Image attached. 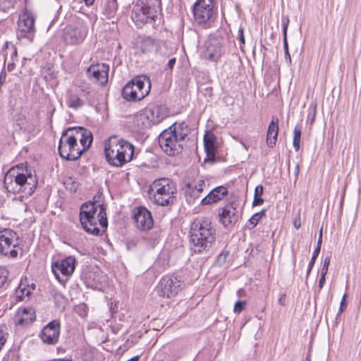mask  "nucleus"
<instances>
[{"label": "nucleus", "instance_id": "nucleus-1", "mask_svg": "<svg viewBox=\"0 0 361 361\" xmlns=\"http://www.w3.org/2000/svg\"><path fill=\"white\" fill-rule=\"evenodd\" d=\"M106 209L104 204L96 201L83 203L79 214L82 228L90 234L102 235L108 226Z\"/></svg>", "mask_w": 361, "mask_h": 361}, {"label": "nucleus", "instance_id": "nucleus-2", "mask_svg": "<svg viewBox=\"0 0 361 361\" xmlns=\"http://www.w3.org/2000/svg\"><path fill=\"white\" fill-rule=\"evenodd\" d=\"M190 245L197 254L207 252L216 241V229L206 219H195L190 226Z\"/></svg>", "mask_w": 361, "mask_h": 361}, {"label": "nucleus", "instance_id": "nucleus-3", "mask_svg": "<svg viewBox=\"0 0 361 361\" xmlns=\"http://www.w3.org/2000/svg\"><path fill=\"white\" fill-rule=\"evenodd\" d=\"M190 129L185 122H175L164 130L159 136V145L169 156H176L183 149V142L188 135Z\"/></svg>", "mask_w": 361, "mask_h": 361}, {"label": "nucleus", "instance_id": "nucleus-4", "mask_svg": "<svg viewBox=\"0 0 361 361\" xmlns=\"http://www.w3.org/2000/svg\"><path fill=\"white\" fill-rule=\"evenodd\" d=\"M4 185L8 192H21L25 196H30L37 188V176L27 168L22 169V172L18 166L11 168L4 176Z\"/></svg>", "mask_w": 361, "mask_h": 361}, {"label": "nucleus", "instance_id": "nucleus-5", "mask_svg": "<svg viewBox=\"0 0 361 361\" xmlns=\"http://www.w3.org/2000/svg\"><path fill=\"white\" fill-rule=\"evenodd\" d=\"M104 153L111 166L121 167L133 159L134 146L128 140L114 135L105 143Z\"/></svg>", "mask_w": 361, "mask_h": 361}, {"label": "nucleus", "instance_id": "nucleus-6", "mask_svg": "<svg viewBox=\"0 0 361 361\" xmlns=\"http://www.w3.org/2000/svg\"><path fill=\"white\" fill-rule=\"evenodd\" d=\"M161 0H137L133 6L131 18L140 27L146 23L155 22L161 10Z\"/></svg>", "mask_w": 361, "mask_h": 361}, {"label": "nucleus", "instance_id": "nucleus-7", "mask_svg": "<svg viewBox=\"0 0 361 361\" xmlns=\"http://www.w3.org/2000/svg\"><path fill=\"white\" fill-rule=\"evenodd\" d=\"M154 202L156 204L162 207L171 206L175 204L177 192L176 183L172 179L162 178L155 180L152 184Z\"/></svg>", "mask_w": 361, "mask_h": 361}, {"label": "nucleus", "instance_id": "nucleus-8", "mask_svg": "<svg viewBox=\"0 0 361 361\" xmlns=\"http://www.w3.org/2000/svg\"><path fill=\"white\" fill-rule=\"evenodd\" d=\"M73 133L74 130L70 128L65 130L59 142V154L62 159L67 161H76L82 156V152L80 150Z\"/></svg>", "mask_w": 361, "mask_h": 361}, {"label": "nucleus", "instance_id": "nucleus-9", "mask_svg": "<svg viewBox=\"0 0 361 361\" xmlns=\"http://www.w3.org/2000/svg\"><path fill=\"white\" fill-rule=\"evenodd\" d=\"M20 247L18 234L10 228L0 230V255L8 258L15 259L18 257Z\"/></svg>", "mask_w": 361, "mask_h": 361}, {"label": "nucleus", "instance_id": "nucleus-10", "mask_svg": "<svg viewBox=\"0 0 361 361\" xmlns=\"http://www.w3.org/2000/svg\"><path fill=\"white\" fill-rule=\"evenodd\" d=\"M214 8V0H197L192 6L195 21L204 27H210Z\"/></svg>", "mask_w": 361, "mask_h": 361}, {"label": "nucleus", "instance_id": "nucleus-11", "mask_svg": "<svg viewBox=\"0 0 361 361\" xmlns=\"http://www.w3.org/2000/svg\"><path fill=\"white\" fill-rule=\"evenodd\" d=\"M75 264V257L71 255L62 260L53 262L51 263V271L60 283H66L73 274Z\"/></svg>", "mask_w": 361, "mask_h": 361}, {"label": "nucleus", "instance_id": "nucleus-12", "mask_svg": "<svg viewBox=\"0 0 361 361\" xmlns=\"http://www.w3.org/2000/svg\"><path fill=\"white\" fill-rule=\"evenodd\" d=\"M88 32L87 27L82 22L78 25H68L63 33V39L66 44H79L85 39Z\"/></svg>", "mask_w": 361, "mask_h": 361}, {"label": "nucleus", "instance_id": "nucleus-13", "mask_svg": "<svg viewBox=\"0 0 361 361\" xmlns=\"http://www.w3.org/2000/svg\"><path fill=\"white\" fill-rule=\"evenodd\" d=\"M183 284L178 276H165L159 281L158 294L164 298L174 297L182 290Z\"/></svg>", "mask_w": 361, "mask_h": 361}, {"label": "nucleus", "instance_id": "nucleus-14", "mask_svg": "<svg viewBox=\"0 0 361 361\" xmlns=\"http://www.w3.org/2000/svg\"><path fill=\"white\" fill-rule=\"evenodd\" d=\"M223 43L222 37L210 35L204 44L203 51L204 59L216 62L224 54Z\"/></svg>", "mask_w": 361, "mask_h": 361}, {"label": "nucleus", "instance_id": "nucleus-15", "mask_svg": "<svg viewBox=\"0 0 361 361\" xmlns=\"http://www.w3.org/2000/svg\"><path fill=\"white\" fill-rule=\"evenodd\" d=\"M35 19L32 16L28 13H23L19 16L18 21L17 37L27 39L32 42L35 35Z\"/></svg>", "mask_w": 361, "mask_h": 361}, {"label": "nucleus", "instance_id": "nucleus-16", "mask_svg": "<svg viewBox=\"0 0 361 361\" xmlns=\"http://www.w3.org/2000/svg\"><path fill=\"white\" fill-rule=\"evenodd\" d=\"M60 333L61 322L58 319H54L42 328L39 337L44 343L54 345L59 342Z\"/></svg>", "mask_w": 361, "mask_h": 361}, {"label": "nucleus", "instance_id": "nucleus-17", "mask_svg": "<svg viewBox=\"0 0 361 361\" xmlns=\"http://www.w3.org/2000/svg\"><path fill=\"white\" fill-rule=\"evenodd\" d=\"M133 220L135 227L140 231L149 230L154 224L151 212L143 206L137 207L134 209Z\"/></svg>", "mask_w": 361, "mask_h": 361}, {"label": "nucleus", "instance_id": "nucleus-18", "mask_svg": "<svg viewBox=\"0 0 361 361\" xmlns=\"http://www.w3.org/2000/svg\"><path fill=\"white\" fill-rule=\"evenodd\" d=\"M237 204L235 202H228L221 209V212L219 213V221L224 226L234 225L241 217L236 208Z\"/></svg>", "mask_w": 361, "mask_h": 361}, {"label": "nucleus", "instance_id": "nucleus-19", "mask_svg": "<svg viewBox=\"0 0 361 361\" xmlns=\"http://www.w3.org/2000/svg\"><path fill=\"white\" fill-rule=\"evenodd\" d=\"M109 66L106 63L92 64L87 70V74L90 79L104 86L108 82Z\"/></svg>", "mask_w": 361, "mask_h": 361}, {"label": "nucleus", "instance_id": "nucleus-20", "mask_svg": "<svg viewBox=\"0 0 361 361\" xmlns=\"http://www.w3.org/2000/svg\"><path fill=\"white\" fill-rule=\"evenodd\" d=\"M70 130H74L73 135L76 138V142H78V140H80V142L82 146V148H80V150L82 154L84 152L89 149L92 142L93 137L92 133L83 127L70 128Z\"/></svg>", "mask_w": 361, "mask_h": 361}, {"label": "nucleus", "instance_id": "nucleus-21", "mask_svg": "<svg viewBox=\"0 0 361 361\" xmlns=\"http://www.w3.org/2000/svg\"><path fill=\"white\" fill-rule=\"evenodd\" d=\"M228 193V189L224 185H219L212 189L209 194L201 200L202 205H208L217 203L222 200Z\"/></svg>", "mask_w": 361, "mask_h": 361}, {"label": "nucleus", "instance_id": "nucleus-22", "mask_svg": "<svg viewBox=\"0 0 361 361\" xmlns=\"http://www.w3.org/2000/svg\"><path fill=\"white\" fill-rule=\"evenodd\" d=\"M157 38L145 35H138L134 40V44L143 54L154 51Z\"/></svg>", "mask_w": 361, "mask_h": 361}, {"label": "nucleus", "instance_id": "nucleus-23", "mask_svg": "<svg viewBox=\"0 0 361 361\" xmlns=\"http://www.w3.org/2000/svg\"><path fill=\"white\" fill-rule=\"evenodd\" d=\"M18 314V318L16 324L18 325L27 326L36 320L35 310L31 306L20 307Z\"/></svg>", "mask_w": 361, "mask_h": 361}, {"label": "nucleus", "instance_id": "nucleus-24", "mask_svg": "<svg viewBox=\"0 0 361 361\" xmlns=\"http://www.w3.org/2000/svg\"><path fill=\"white\" fill-rule=\"evenodd\" d=\"M145 109L154 125L159 124L169 114V109L164 104L153 105Z\"/></svg>", "mask_w": 361, "mask_h": 361}, {"label": "nucleus", "instance_id": "nucleus-25", "mask_svg": "<svg viewBox=\"0 0 361 361\" xmlns=\"http://www.w3.org/2000/svg\"><path fill=\"white\" fill-rule=\"evenodd\" d=\"M135 87L133 82L129 81L122 88L121 94L124 99L128 102H137L144 99Z\"/></svg>", "mask_w": 361, "mask_h": 361}, {"label": "nucleus", "instance_id": "nucleus-26", "mask_svg": "<svg viewBox=\"0 0 361 361\" xmlns=\"http://www.w3.org/2000/svg\"><path fill=\"white\" fill-rule=\"evenodd\" d=\"M130 82H133L135 87L139 92H141L142 97H147L151 90V80L149 77L140 75L133 78Z\"/></svg>", "mask_w": 361, "mask_h": 361}, {"label": "nucleus", "instance_id": "nucleus-27", "mask_svg": "<svg viewBox=\"0 0 361 361\" xmlns=\"http://www.w3.org/2000/svg\"><path fill=\"white\" fill-rule=\"evenodd\" d=\"M146 109L140 111L135 117L136 125L142 130L149 128L154 125Z\"/></svg>", "mask_w": 361, "mask_h": 361}, {"label": "nucleus", "instance_id": "nucleus-28", "mask_svg": "<svg viewBox=\"0 0 361 361\" xmlns=\"http://www.w3.org/2000/svg\"><path fill=\"white\" fill-rule=\"evenodd\" d=\"M67 106L73 109L77 110L82 108L85 105V102L80 98L78 94L72 90H68L66 93Z\"/></svg>", "mask_w": 361, "mask_h": 361}, {"label": "nucleus", "instance_id": "nucleus-29", "mask_svg": "<svg viewBox=\"0 0 361 361\" xmlns=\"http://www.w3.org/2000/svg\"><path fill=\"white\" fill-rule=\"evenodd\" d=\"M282 26H283V49L285 52V58L286 61H291L290 55L288 51V44L287 40V31L289 25V18L288 16H282Z\"/></svg>", "mask_w": 361, "mask_h": 361}, {"label": "nucleus", "instance_id": "nucleus-30", "mask_svg": "<svg viewBox=\"0 0 361 361\" xmlns=\"http://www.w3.org/2000/svg\"><path fill=\"white\" fill-rule=\"evenodd\" d=\"M118 4L117 0H104V14L109 19L114 18L118 11Z\"/></svg>", "mask_w": 361, "mask_h": 361}, {"label": "nucleus", "instance_id": "nucleus-31", "mask_svg": "<svg viewBox=\"0 0 361 361\" xmlns=\"http://www.w3.org/2000/svg\"><path fill=\"white\" fill-rule=\"evenodd\" d=\"M267 214V209H263L260 212H257L254 214L251 218L247 221V224H245V228L248 230L253 229L258 223L266 216Z\"/></svg>", "mask_w": 361, "mask_h": 361}, {"label": "nucleus", "instance_id": "nucleus-32", "mask_svg": "<svg viewBox=\"0 0 361 361\" xmlns=\"http://www.w3.org/2000/svg\"><path fill=\"white\" fill-rule=\"evenodd\" d=\"M154 51L161 56H169L171 53L166 41L161 39H157Z\"/></svg>", "mask_w": 361, "mask_h": 361}, {"label": "nucleus", "instance_id": "nucleus-33", "mask_svg": "<svg viewBox=\"0 0 361 361\" xmlns=\"http://www.w3.org/2000/svg\"><path fill=\"white\" fill-rule=\"evenodd\" d=\"M204 146L207 155L206 158L204 159V161L214 163L215 161L216 154V145H204Z\"/></svg>", "mask_w": 361, "mask_h": 361}, {"label": "nucleus", "instance_id": "nucleus-34", "mask_svg": "<svg viewBox=\"0 0 361 361\" xmlns=\"http://www.w3.org/2000/svg\"><path fill=\"white\" fill-rule=\"evenodd\" d=\"M264 192V188L262 185H258L255 188L254 199L252 201V207L259 206L263 204L264 199L262 195Z\"/></svg>", "mask_w": 361, "mask_h": 361}, {"label": "nucleus", "instance_id": "nucleus-35", "mask_svg": "<svg viewBox=\"0 0 361 361\" xmlns=\"http://www.w3.org/2000/svg\"><path fill=\"white\" fill-rule=\"evenodd\" d=\"M279 118L276 116H272L271 121H270L267 133L268 134H273L274 140H277L279 135ZM274 140V139H272Z\"/></svg>", "mask_w": 361, "mask_h": 361}, {"label": "nucleus", "instance_id": "nucleus-36", "mask_svg": "<svg viewBox=\"0 0 361 361\" xmlns=\"http://www.w3.org/2000/svg\"><path fill=\"white\" fill-rule=\"evenodd\" d=\"M294 135L293 140V146L295 150L297 152L299 150L300 147V138L302 135V128L300 126L297 125L294 128Z\"/></svg>", "mask_w": 361, "mask_h": 361}, {"label": "nucleus", "instance_id": "nucleus-37", "mask_svg": "<svg viewBox=\"0 0 361 361\" xmlns=\"http://www.w3.org/2000/svg\"><path fill=\"white\" fill-rule=\"evenodd\" d=\"M94 275L95 273L92 271H88L81 275V279L84 281L87 287H94L97 285L94 277Z\"/></svg>", "mask_w": 361, "mask_h": 361}, {"label": "nucleus", "instance_id": "nucleus-38", "mask_svg": "<svg viewBox=\"0 0 361 361\" xmlns=\"http://www.w3.org/2000/svg\"><path fill=\"white\" fill-rule=\"evenodd\" d=\"M185 193L187 197H190L194 201L200 197L202 192L197 190H195L190 185V183H188L185 185Z\"/></svg>", "mask_w": 361, "mask_h": 361}, {"label": "nucleus", "instance_id": "nucleus-39", "mask_svg": "<svg viewBox=\"0 0 361 361\" xmlns=\"http://www.w3.org/2000/svg\"><path fill=\"white\" fill-rule=\"evenodd\" d=\"M216 137L211 131H207L204 136V145H216Z\"/></svg>", "mask_w": 361, "mask_h": 361}, {"label": "nucleus", "instance_id": "nucleus-40", "mask_svg": "<svg viewBox=\"0 0 361 361\" xmlns=\"http://www.w3.org/2000/svg\"><path fill=\"white\" fill-rule=\"evenodd\" d=\"M319 251L317 250H314V252H313V255L312 256V258H311V260L310 262H309L308 264V267H307V276H306V278L307 279L310 274L311 273L312 270V268L314 265V263H315V261L319 254Z\"/></svg>", "mask_w": 361, "mask_h": 361}, {"label": "nucleus", "instance_id": "nucleus-41", "mask_svg": "<svg viewBox=\"0 0 361 361\" xmlns=\"http://www.w3.org/2000/svg\"><path fill=\"white\" fill-rule=\"evenodd\" d=\"M25 123H26V118H25V116L20 115L16 118L15 125L16 127H18V128L20 130L26 131L27 128H26Z\"/></svg>", "mask_w": 361, "mask_h": 361}, {"label": "nucleus", "instance_id": "nucleus-42", "mask_svg": "<svg viewBox=\"0 0 361 361\" xmlns=\"http://www.w3.org/2000/svg\"><path fill=\"white\" fill-rule=\"evenodd\" d=\"M229 255L228 251H223L221 252L216 258V264L219 267L223 266L227 259L228 256Z\"/></svg>", "mask_w": 361, "mask_h": 361}, {"label": "nucleus", "instance_id": "nucleus-43", "mask_svg": "<svg viewBox=\"0 0 361 361\" xmlns=\"http://www.w3.org/2000/svg\"><path fill=\"white\" fill-rule=\"evenodd\" d=\"M246 304L245 300H238L234 305V312L237 314L241 312L245 308Z\"/></svg>", "mask_w": 361, "mask_h": 361}, {"label": "nucleus", "instance_id": "nucleus-44", "mask_svg": "<svg viewBox=\"0 0 361 361\" xmlns=\"http://www.w3.org/2000/svg\"><path fill=\"white\" fill-rule=\"evenodd\" d=\"M238 39L240 42V48L242 51H243V47L245 44V39L244 36V28L242 26H240L238 29Z\"/></svg>", "mask_w": 361, "mask_h": 361}, {"label": "nucleus", "instance_id": "nucleus-45", "mask_svg": "<svg viewBox=\"0 0 361 361\" xmlns=\"http://www.w3.org/2000/svg\"><path fill=\"white\" fill-rule=\"evenodd\" d=\"M190 185L195 190H197L202 192L205 186V181L203 179H199L195 183H190Z\"/></svg>", "mask_w": 361, "mask_h": 361}, {"label": "nucleus", "instance_id": "nucleus-46", "mask_svg": "<svg viewBox=\"0 0 361 361\" xmlns=\"http://www.w3.org/2000/svg\"><path fill=\"white\" fill-rule=\"evenodd\" d=\"M331 255H328L325 257L324 262H323V266L321 269V274H327L329 267V264L331 262Z\"/></svg>", "mask_w": 361, "mask_h": 361}, {"label": "nucleus", "instance_id": "nucleus-47", "mask_svg": "<svg viewBox=\"0 0 361 361\" xmlns=\"http://www.w3.org/2000/svg\"><path fill=\"white\" fill-rule=\"evenodd\" d=\"M75 312L82 317H85L87 315V310L86 305L84 304L80 305L76 307Z\"/></svg>", "mask_w": 361, "mask_h": 361}, {"label": "nucleus", "instance_id": "nucleus-48", "mask_svg": "<svg viewBox=\"0 0 361 361\" xmlns=\"http://www.w3.org/2000/svg\"><path fill=\"white\" fill-rule=\"evenodd\" d=\"M8 271L5 269L0 268V288L6 283L8 279Z\"/></svg>", "mask_w": 361, "mask_h": 361}, {"label": "nucleus", "instance_id": "nucleus-49", "mask_svg": "<svg viewBox=\"0 0 361 361\" xmlns=\"http://www.w3.org/2000/svg\"><path fill=\"white\" fill-rule=\"evenodd\" d=\"M346 297H347V295L344 294L343 298H342V300H341V303H340V307H339L338 312L336 314V319H338V317H341V313L345 310V309L347 307V303L345 302Z\"/></svg>", "mask_w": 361, "mask_h": 361}, {"label": "nucleus", "instance_id": "nucleus-50", "mask_svg": "<svg viewBox=\"0 0 361 361\" xmlns=\"http://www.w3.org/2000/svg\"><path fill=\"white\" fill-rule=\"evenodd\" d=\"M272 139H274V135L273 134H268V133H267V145L269 147H271L272 148L275 145H276V142L277 141V140H272Z\"/></svg>", "mask_w": 361, "mask_h": 361}, {"label": "nucleus", "instance_id": "nucleus-51", "mask_svg": "<svg viewBox=\"0 0 361 361\" xmlns=\"http://www.w3.org/2000/svg\"><path fill=\"white\" fill-rule=\"evenodd\" d=\"M82 92H84L85 95L90 93V87L86 82H82L78 87Z\"/></svg>", "mask_w": 361, "mask_h": 361}, {"label": "nucleus", "instance_id": "nucleus-52", "mask_svg": "<svg viewBox=\"0 0 361 361\" xmlns=\"http://www.w3.org/2000/svg\"><path fill=\"white\" fill-rule=\"evenodd\" d=\"M316 113H317V106H316V104H314L313 106V109H312V114H311V113H310L308 115V121H310V123L311 125L313 124V123L315 121Z\"/></svg>", "mask_w": 361, "mask_h": 361}, {"label": "nucleus", "instance_id": "nucleus-53", "mask_svg": "<svg viewBox=\"0 0 361 361\" xmlns=\"http://www.w3.org/2000/svg\"><path fill=\"white\" fill-rule=\"evenodd\" d=\"M326 275L325 274H321V276L319 281L318 288H319V292L324 287V285L326 281Z\"/></svg>", "mask_w": 361, "mask_h": 361}, {"label": "nucleus", "instance_id": "nucleus-54", "mask_svg": "<svg viewBox=\"0 0 361 361\" xmlns=\"http://www.w3.org/2000/svg\"><path fill=\"white\" fill-rule=\"evenodd\" d=\"M322 243V228L319 231V235L317 240V244L314 250H317L320 252L321 250V246Z\"/></svg>", "mask_w": 361, "mask_h": 361}, {"label": "nucleus", "instance_id": "nucleus-55", "mask_svg": "<svg viewBox=\"0 0 361 361\" xmlns=\"http://www.w3.org/2000/svg\"><path fill=\"white\" fill-rule=\"evenodd\" d=\"M176 63V59L175 57L169 59V61L167 63V67L169 68V69L172 71L173 69V67H174Z\"/></svg>", "mask_w": 361, "mask_h": 361}, {"label": "nucleus", "instance_id": "nucleus-56", "mask_svg": "<svg viewBox=\"0 0 361 361\" xmlns=\"http://www.w3.org/2000/svg\"><path fill=\"white\" fill-rule=\"evenodd\" d=\"M6 78V73L4 71H1L0 73V85H3L5 82Z\"/></svg>", "mask_w": 361, "mask_h": 361}, {"label": "nucleus", "instance_id": "nucleus-57", "mask_svg": "<svg viewBox=\"0 0 361 361\" xmlns=\"http://www.w3.org/2000/svg\"><path fill=\"white\" fill-rule=\"evenodd\" d=\"M16 67L15 61L13 60L11 63H8L7 66V69L8 71H12L14 70Z\"/></svg>", "mask_w": 361, "mask_h": 361}, {"label": "nucleus", "instance_id": "nucleus-58", "mask_svg": "<svg viewBox=\"0 0 361 361\" xmlns=\"http://www.w3.org/2000/svg\"><path fill=\"white\" fill-rule=\"evenodd\" d=\"M285 300H286V295L285 294H282L279 299V304L282 305V306H284L285 305Z\"/></svg>", "mask_w": 361, "mask_h": 361}, {"label": "nucleus", "instance_id": "nucleus-59", "mask_svg": "<svg viewBox=\"0 0 361 361\" xmlns=\"http://www.w3.org/2000/svg\"><path fill=\"white\" fill-rule=\"evenodd\" d=\"M21 292H22L23 295H25L27 296H29L31 294L30 289H27V288L22 289Z\"/></svg>", "mask_w": 361, "mask_h": 361}, {"label": "nucleus", "instance_id": "nucleus-60", "mask_svg": "<svg viewBox=\"0 0 361 361\" xmlns=\"http://www.w3.org/2000/svg\"><path fill=\"white\" fill-rule=\"evenodd\" d=\"M140 357L138 355L134 356L127 361H139Z\"/></svg>", "mask_w": 361, "mask_h": 361}, {"label": "nucleus", "instance_id": "nucleus-61", "mask_svg": "<svg viewBox=\"0 0 361 361\" xmlns=\"http://www.w3.org/2000/svg\"><path fill=\"white\" fill-rule=\"evenodd\" d=\"M13 57L17 58V49H16V48L13 49V53L11 54V58L13 59Z\"/></svg>", "mask_w": 361, "mask_h": 361}, {"label": "nucleus", "instance_id": "nucleus-62", "mask_svg": "<svg viewBox=\"0 0 361 361\" xmlns=\"http://www.w3.org/2000/svg\"><path fill=\"white\" fill-rule=\"evenodd\" d=\"M5 1H7L9 4V5H11V6H13L16 4V2H14V0H5Z\"/></svg>", "mask_w": 361, "mask_h": 361}, {"label": "nucleus", "instance_id": "nucleus-63", "mask_svg": "<svg viewBox=\"0 0 361 361\" xmlns=\"http://www.w3.org/2000/svg\"><path fill=\"white\" fill-rule=\"evenodd\" d=\"M298 173H299V165L297 164L295 166V173L296 176H298Z\"/></svg>", "mask_w": 361, "mask_h": 361}, {"label": "nucleus", "instance_id": "nucleus-64", "mask_svg": "<svg viewBox=\"0 0 361 361\" xmlns=\"http://www.w3.org/2000/svg\"><path fill=\"white\" fill-rule=\"evenodd\" d=\"M305 361H311L310 356L306 357Z\"/></svg>", "mask_w": 361, "mask_h": 361}]
</instances>
